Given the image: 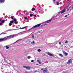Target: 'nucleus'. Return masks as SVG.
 Instances as JSON below:
<instances>
[{
    "mask_svg": "<svg viewBox=\"0 0 73 73\" xmlns=\"http://www.w3.org/2000/svg\"><path fill=\"white\" fill-rule=\"evenodd\" d=\"M51 21H52L51 20H50L46 21H45L44 22L42 23L38 24L33 27L31 29H35V28H37V27H40V25H42L41 26L42 27H44V26L46 25V24L47 23H50V22H51Z\"/></svg>",
    "mask_w": 73,
    "mask_h": 73,
    "instance_id": "1",
    "label": "nucleus"
},
{
    "mask_svg": "<svg viewBox=\"0 0 73 73\" xmlns=\"http://www.w3.org/2000/svg\"><path fill=\"white\" fill-rule=\"evenodd\" d=\"M68 10L69 9H68L67 8H66L65 9L57 13L58 15L55 17H57L58 18V17H60V15L61 13V14H62V13H64L65 11H68Z\"/></svg>",
    "mask_w": 73,
    "mask_h": 73,
    "instance_id": "2",
    "label": "nucleus"
},
{
    "mask_svg": "<svg viewBox=\"0 0 73 73\" xmlns=\"http://www.w3.org/2000/svg\"><path fill=\"white\" fill-rule=\"evenodd\" d=\"M28 27V26H27L23 27L20 28V29H15V30L13 29H10L9 30H7L6 31V32H9V31H13L14 30H19V29H25V28H27Z\"/></svg>",
    "mask_w": 73,
    "mask_h": 73,
    "instance_id": "3",
    "label": "nucleus"
},
{
    "mask_svg": "<svg viewBox=\"0 0 73 73\" xmlns=\"http://www.w3.org/2000/svg\"><path fill=\"white\" fill-rule=\"evenodd\" d=\"M43 72V73H49V71H48V69L46 68L44 69Z\"/></svg>",
    "mask_w": 73,
    "mask_h": 73,
    "instance_id": "4",
    "label": "nucleus"
},
{
    "mask_svg": "<svg viewBox=\"0 0 73 73\" xmlns=\"http://www.w3.org/2000/svg\"><path fill=\"white\" fill-rule=\"evenodd\" d=\"M68 65H69L70 64H72V59H69L68 62H67Z\"/></svg>",
    "mask_w": 73,
    "mask_h": 73,
    "instance_id": "5",
    "label": "nucleus"
},
{
    "mask_svg": "<svg viewBox=\"0 0 73 73\" xmlns=\"http://www.w3.org/2000/svg\"><path fill=\"white\" fill-rule=\"evenodd\" d=\"M6 39L5 38V37L3 38H1L0 39V41H6Z\"/></svg>",
    "mask_w": 73,
    "mask_h": 73,
    "instance_id": "6",
    "label": "nucleus"
},
{
    "mask_svg": "<svg viewBox=\"0 0 73 73\" xmlns=\"http://www.w3.org/2000/svg\"><path fill=\"white\" fill-rule=\"evenodd\" d=\"M23 68H26V69H31V67L28 66H23Z\"/></svg>",
    "mask_w": 73,
    "mask_h": 73,
    "instance_id": "7",
    "label": "nucleus"
},
{
    "mask_svg": "<svg viewBox=\"0 0 73 73\" xmlns=\"http://www.w3.org/2000/svg\"><path fill=\"white\" fill-rule=\"evenodd\" d=\"M18 35V34H15V35H10V36L11 37V38H13L14 37V36L16 37V36H17V35Z\"/></svg>",
    "mask_w": 73,
    "mask_h": 73,
    "instance_id": "8",
    "label": "nucleus"
},
{
    "mask_svg": "<svg viewBox=\"0 0 73 73\" xmlns=\"http://www.w3.org/2000/svg\"><path fill=\"white\" fill-rule=\"evenodd\" d=\"M53 2H54L55 4H56V5H58V2H57V1L53 0Z\"/></svg>",
    "mask_w": 73,
    "mask_h": 73,
    "instance_id": "9",
    "label": "nucleus"
},
{
    "mask_svg": "<svg viewBox=\"0 0 73 73\" xmlns=\"http://www.w3.org/2000/svg\"><path fill=\"white\" fill-rule=\"evenodd\" d=\"M5 38H6V40H7V38H8V39H10V38H11V35L8 36H7L5 37Z\"/></svg>",
    "mask_w": 73,
    "mask_h": 73,
    "instance_id": "10",
    "label": "nucleus"
},
{
    "mask_svg": "<svg viewBox=\"0 0 73 73\" xmlns=\"http://www.w3.org/2000/svg\"><path fill=\"white\" fill-rule=\"evenodd\" d=\"M46 54H48L50 57H52V56H53V55L51 53H50L49 52H46Z\"/></svg>",
    "mask_w": 73,
    "mask_h": 73,
    "instance_id": "11",
    "label": "nucleus"
},
{
    "mask_svg": "<svg viewBox=\"0 0 73 73\" xmlns=\"http://www.w3.org/2000/svg\"><path fill=\"white\" fill-rule=\"evenodd\" d=\"M63 53L64 54L65 56H68V54L67 53L65 52V51H63Z\"/></svg>",
    "mask_w": 73,
    "mask_h": 73,
    "instance_id": "12",
    "label": "nucleus"
},
{
    "mask_svg": "<svg viewBox=\"0 0 73 73\" xmlns=\"http://www.w3.org/2000/svg\"><path fill=\"white\" fill-rule=\"evenodd\" d=\"M5 2L4 0H0V3H3Z\"/></svg>",
    "mask_w": 73,
    "mask_h": 73,
    "instance_id": "13",
    "label": "nucleus"
},
{
    "mask_svg": "<svg viewBox=\"0 0 73 73\" xmlns=\"http://www.w3.org/2000/svg\"><path fill=\"white\" fill-rule=\"evenodd\" d=\"M22 32H23L19 33H18L16 34V35H17V36H19V35H23V33H22Z\"/></svg>",
    "mask_w": 73,
    "mask_h": 73,
    "instance_id": "14",
    "label": "nucleus"
},
{
    "mask_svg": "<svg viewBox=\"0 0 73 73\" xmlns=\"http://www.w3.org/2000/svg\"><path fill=\"white\" fill-rule=\"evenodd\" d=\"M37 61L39 64H41V61H40L38 60H37Z\"/></svg>",
    "mask_w": 73,
    "mask_h": 73,
    "instance_id": "15",
    "label": "nucleus"
},
{
    "mask_svg": "<svg viewBox=\"0 0 73 73\" xmlns=\"http://www.w3.org/2000/svg\"><path fill=\"white\" fill-rule=\"evenodd\" d=\"M5 46L6 47V49H9V46Z\"/></svg>",
    "mask_w": 73,
    "mask_h": 73,
    "instance_id": "16",
    "label": "nucleus"
},
{
    "mask_svg": "<svg viewBox=\"0 0 73 73\" xmlns=\"http://www.w3.org/2000/svg\"><path fill=\"white\" fill-rule=\"evenodd\" d=\"M59 56H60V57H63V56L62 54H59Z\"/></svg>",
    "mask_w": 73,
    "mask_h": 73,
    "instance_id": "17",
    "label": "nucleus"
},
{
    "mask_svg": "<svg viewBox=\"0 0 73 73\" xmlns=\"http://www.w3.org/2000/svg\"><path fill=\"white\" fill-rule=\"evenodd\" d=\"M13 21H10V23L11 24H12V23H13Z\"/></svg>",
    "mask_w": 73,
    "mask_h": 73,
    "instance_id": "18",
    "label": "nucleus"
},
{
    "mask_svg": "<svg viewBox=\"0 0 73 73\" xmlns=\"http://www.w3.org/2000/svg\"><path fill=\"white\" fill-rule=\"evenodd\" d=\"M35 10V9L34 8H33L31 9V11H34Z\"/></svg>",
    "mask_w": 73,
    "mask_h": 73,
    "instance_id": "19",
    "label": "nucleus"
},
{
    "mask_svg": "<svg viewBox=\"0 0 73 73\" xmlns=\"http://www.w3.org/2000/svg\"><path fill=\"white\" fill-rule=\"evenodd\" d=\"M30 58H31V56H27V58H28V59H30Z\"/></svg>",
    "mask_w": 73,
    "mask_h": 73,
    "instance_id": "20",
    "label": "nucleus"
},
{
    "mask_svg": "<svg viewBox=\"0 0 73 73\" xmlns=\"http://www.w3.org/2000/svg\"><path fill=\"white\" fill-rule=\"evenodd\" d=\"M19 40H21V39H19L18 40H17L16 42H15L14 43H13V44H15V43H16V42H17L18 41H19Z\"/></svg>",
    "mask_w": 73,
    "mask_h": 73,
    "instance_id": "21",
    "label": "nucleus"
},
{
    "mask_svg": "<svg viewBox=\"0 0 73 73\" xmlns=\"http://www.w3.org/2000/svg\"><path fill=\"white\" fill-rule=\"evenodd\" d=\"M15 24H18V22L15 21Z\"/></svg>",
    "mask_w": 73,
    "mask_h": 73,
    "instance_id": "22",
    "label": "nucleus"
},
{
    "mask_svg": "<svg viewBox=\"0 0 73 73\" xmlns=\"http://www.w3.org/2000/svg\"><path fill=\"white\" fill-rule=\"evenodd\" d=\"M40 12L41 13H44V11H43V10H41L40 11Z\"/></svg>",
    "mask_w": 73,
    "mask_h": 73,
    "instance_id": "23",
    "label": "nucleus"
},
{
    "mask_svg": "<svg viewBox=\"0 0 73 73\" xmlns=\"http://www.w3.org/2000/svg\"><path fill=\"white\" fill-rule=\"evenodd\" d=\"M14 21L15 22V21H17V19H14V21Z\"/></svg>",
    "mask_w": 73,
    "mask_h": 73,
    "instance_id": "24",
    "label": "nucleus"
},
{
    "mask_svg": "<svg viewBox=\"0 0 73 73\" xmlns=\"http://www.w3.org/2000/svg\"><path fill=\"white\" fill-rule=\"evenodd\" d=\"M65 43L66 44H67V43H68V41L67 40H66V41L65 42Z\"/></svg>",
    "mask_w": 73,
    "mask_h": 73,
    "instance_id": "25",
    "label": "nucleus"
},
{
    "mask_svg": "<svg viewBox=\"0 0 73 73\" xmlns=\"http://www.w3.org/2000/svg\"><path fill=\"white\" fill-rule=\"evenodd\" d=\"M37 51L38 52H41V50H40V49H38L37 50Z\"/></svg>",
    "mask_w": 73,
    "mask_h": 73,
    "instance_id": "26",
    "label": "nucleus"
},
{
    "mask_svg": "<svg viewBox=\"0 0 73 73\" xmlns=\"http://www.w3.org/2000/svg\"><path fill=\"white\" fill-rule=\"evenodd\" d=\"M12 25V23H10L9 24V26H11V25Z\"/></svg>",
    "mask_w": 73,
    "mask_h": 73,
    "instance_id": "27",
    "label": "nucleus"
},
{
    "mask_svg": "<svg viewBox=\"0 0 73 73\" xmlns=\"http://www.w3.org/2000/svg\"><path fill=\"white\" fill-rule=\"evenodd\" d=\"M32 37L33 38H34V37H35V35H32Z\"/></svg>",
    "mask_w": 73,
    "mask_h": 73,
    "instance_id": "28",
    "label": "nucleus"
},
{
    "mask_svg": "<svg viewBox=\"0 0 73 73\" xmlns=\"http://www.w3.org/2000/svg\"><path fill=\"white\" fill-rule=\"evenodd\" d=\"M2 23H5V22L4 21V20H3L2 21H1Z\"/></svg>",
    "mask_w": 73,
    "mask_h": 73,
    "instance_id": "29",
    "label": "nucleus"
},
{
    "mask_svg": "<svg viewBox=\"0 0 73 73\" xmlns=\"http://www.w3.org/2000/svg\"><path fill=\"white\" fill-rule=\"evenodd\" d=\"M25 19H28V18H27V17H25Z\"/></svg>",
    "mask_w": 73,
    "mask_h": 73,
    "instance_id": "30",
    "label": "nucleus"
},
{
    "mask_svg": "<svg viewBox=\"0 0 73 73\" xmlns=\"http://www.w3.org/2000/svg\"><path fill=\"white\" fill-rule=\"evenodd\" d=\"M34 72H37V70H35V71H34Z\"/></svg>",
    "mask_w": 73,
    "mask_h": 73,
    "instance_id": "31",
    "label": "nucleus"
},
{
    "mask_svg": "<svg viewBox=\"0 0 73 73\" xmlns=\"http://www.w3.org/2000/svg\"><path fill=\"white\" fill-rule=\"evenodd\" d=\"M33 15V14H30V16L31 17H32V15Z\"/></svg>",
    "mask_w": 73,
    "mask_h": 73,
    "instance_id": "32",
    "label": "nucleus"
},
{
    "mask_svg": "<svg viewBox=\"0 0 73 73\" xmlns=\"http://www.w3.org/2000/svg\"><path fill=\"white\" fill-rule=\"evenodd\" d=\"M11 17L12 19H13V17H14V16Z\"/></svg>",
    "mask_w": 73,
    "mask_h": 73,
    "instance_id": "33",
    "label": "nucleus"
},
{
    "mask_svg": "<svg viewBox=\"0 0 73 73\" xmlns=\"http://www.w3.org/2000/svg\"><path fill=\"white\" fill-rule=\"evenodd\" d=\"M31 62H34V60H32L31 61Z\"/></svg>",
    "mask_w": 73,
    "mask_h": 73,
    "instance_id": "34",
    "label": "nucleus"
},
{
    "mask_svg": "<svg viewBox=\"0 0 73 73\" xmlns=\"http://www.w3.org/2000/svg\"><path fill=\"white\" fill-rule=\"evenodd\" d=\"M0 25H3V24H2L1 23H0Z\"/></svg>",
    "mask_w": 73,
    "mask_h": 73,
    "instance_id": "35",
    "label": "nucleus"
},
{
    "mask_svg": "<svg viewBox=\"0 0 73 73\" xmlns=\"http://www.w3.org/2000/svg\"><path fill=\"white\" fill-rule=\"evenodd\" d=\"M35 43V42L33 41L31 42V44H34Z\"/></svg>",
    "mask_w": 73,
    "mask_h": 73,
    "instance_id": "36",
    "label": "nucleus"
},
{
    "mask_svg": "<svg viewBox=\"0 0 73 73\" xmlns=\"http://www.w3.org/2000/svg\"><path fill=\"white\" fill-rule=\"evenodd\" d=\"M38 33H40V31H38Z\"/></svg>",
    "mask_w": 73,
    "mask_h": 73,
    "instance_id": "37",
    "label": "nucleus"
},
{
    "mask_svg": "<svg viewBox=\"0 0 73 73\" xmlns=\"http://www.w3.org/2000/svg\"><path fill=\"white\" fill-rule=\"evenodd\" d=\"M34 17H36V15H34Z\"/></svg>",
    "mask_w": 73,
    "mask_h": 73,
    "instance_id": "38",
    "label": "nucleus"
},
{
    "mask_svg": "<svg viewBox=\"0 0 73 73\" xmlns=\"http://www.w3.org/2000/svg\"><path fill=\"white\" fill-rule=\"evenodd\" d=\"M59 44L60 45H61V42H59Z\"/></svg>",
    "mask_w": 73,
    "mask_h": 73,
    "instance_id": "39",
    "label": "nucleus"
},
{
    "mask_svg": "<svg viewBox=\"0 0 73 73\" xmlns=\"http://www.w3.org/2000/svg\"><path fill=\"white\" fill-rule=\"evenodd\" d=\"M65 17H68V15H66L65 16Z\"/></svg>",
    "mask_w": 73,
    "mask_h": 73,
    "instance_id": "40",
    "label": "nucleus"
},
{
    "mask_svg": "<svg viewBox=\"0 0 73 73\" xmlns=\"http://www.w3.org/2000/svg\"><path fill=\"white\" fill-rule=\"evenodd\" d=\"M4 21H7V19H6V20H4Z\"/></svg>",
    "mask_w": 73,
    "mask_h": 73,
    "instance_id": "41",
    "label": "nucleus"
},
{
    "mask_svg": "<svg viewBox=\"0 0 73 73\" xmlns=\"http://www.w3.org/2000/svg\"><path fill=\"white\" fill-rule=\"evenodd\" d=\"M56 48H58V46H56Z\"/></svg>",
    "mask_w": 73,
    "mask_h": 73,
    "instance_id": "42",
    "label": "nucleus"
},
{
    "mask_svg": "<svg viewBox=\"0 0 73 73\" xmlns=\"http://www.w3.org/2000/svg\"><path fill=\"white\" fill-rule=\"evenodd\" d=\"M3 33H2L1 34H0V35H2V34H3Z\"/></svg>",
    "mask_w": 73,
    "mask_h": 73,
    "instance_id": "43",
    "label": "nucleus"
},
{
    "mask_svg": "<svg viewBox=\"0 0 73 73\" xmlns=\"http://www.w3.org/2000/svg\"><path fill=\"white\" fill-rule=\"evenodd\" d=\"M44 70V69L42 68L41 69V70Z\"/></svg>",
    "mask_w": 73,
    "mask_h": 73,
    "instance_id": "44",
    "label": "nucleus"
},
{
    "mask_svg": "<svg viewBox=\"0 0 73 73\" xmlns=\"http://www.w3.org/2000/svg\"><path fill=\"white\" fill-rule=\"evenodd\" d=\"M25 42H27V41H25Z\"/></svg>",
    "mask_w": 73,
    "mask_h": 73,
    "instance_id": "45",
    "label": "nucleus"
},
{
    "mask_svg": "<svg viewBox=\"0 0 73 73\" xmlns=\"http://www.w3.org/2000/svg\"><path fill=\"white\" fill-rule=\"evenodd\" d=\"M24 12H27V11H25Z\"/></svg>",
    "mask_w": 73,
    "mask_h": 73,
    "instance_id": "46",
    "label": "nucleus"
},
{
    "mask_svg": "<svg viewBox=\"0 0 73 73\" xmlns=\"http://www.w3.org/2000/svg\"><path fill=\"white\" fill-rule=\"evenodd\" d=\"M72 9H73V6L72 7Z\"/></svg>",
    "mask_w": 73,
    "mask_h": 73,
    "instance_id": "47",
    "label": "nucleus"
},
{
    "mask_svg": "<svg viewBox=\"0 0 73 73\" xmlns=\"http://www.w3.org/2000/svg\"><path fill=\"white\" fill-rule=\"evenodd\" d=\"M68 15H69V14H68Z\"/></svg>",
    "mask_w": 73,
    "mask_h": 73,
    "instance_id": "48",
    "label": "nucleus"
},
{
    "mask_svg": "<svg viewBox=\"0 0 73 73\" xmlns=\"http://www.w3.org/2000/svg\"><path fill=\"white\" fill-rule=\"evenodd\" d=\"M59 0V1H61V0Z\"/></svg>",
    "mask_w": 73,
    "mask_h": 73,
    "instance_id": "49",
    "label": "nucleus"
},
{
    "mask_svg": "<svg viewBox=\"0 0 73 73\" xmlns=\"http://www.w3.org/2000/svg\"><path fill=\"white\" fill-rule=\"evenodd\" d=\"M0 21H1V20L0 19Z\"/></svg>",
    "mask_w": 73,
    "mask_h": 73,
    "instance_id": "50",
    "label": "nucleus"
},
{
    "mask_svg": "<svg viewBox=\"0 0 73 73\" xmlns=\"http://www.w3.org/2000/svg\"><path fill=\"white\" fill-rule=\"evenodd\" d=\"M4 34H5V33H4L3 34V35H4Z\"/></svg>",
    "mask_w": 73,
    "mask_h": 73,
    "instance_id": "51",
    "label": "nucleus"
},
{
    "mask_svg": "<svg viewBox=\"0 0 73 73\" xmlns=\"http://www.w3.org/2000/svg\"><path fill=\"white\" fill-rule=\"evenodd\" d=\"M19 44H20V43H19Z\"/></svg>",
    "mask_w": 73,
    "mask_h": 73,
    "instance_id": "52",
    "label": "nucleus"
},
{
    "mask_svg": "<svg viewBox=\"0 0 73 73\" xmlns=\"http://www.w3.org/2000/svg\"><path fill=\"white\" fill-rule=\"evenodd\" d=\"M6 65H7L6 64Z\"/></svg>",
    "mask_w": 73,
    "mask_h": 73,
    "instance_id": "53",
    "label": "nucleus"
},
{
    "mask_svg": "<svg viewBox=\"0 0 73 73\" xmlns=\"http://www.w3.org/2000/svg\"><path fill=\"white\" fill-rule=\"evenodd\" d=\"M10 65H11V64H10Z\"/></svg>",
    "mask_w": 73,
    "mask_h": 73,
    "instance_id": "54",
    "label": "nucleus"
}]
</instances>
